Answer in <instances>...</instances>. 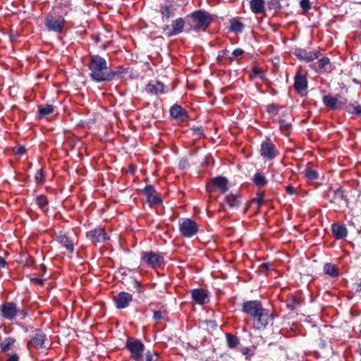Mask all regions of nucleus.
<instances>
[{
  "label": "nucleus",
  "mask_w": 361,
  "mask_h": 361,
  "mask_svg": "<svg viewBox=\"0 0 361 361\" xmlns=\"http://www.w3.org/2000/svg\"><path fill=\"white\" fill-rule=\"evenodd\" d=\"M207 190L209 192L219 190L221 194L225 193L228 190L227 179L222 176L212 178L207 185Z\"/></svg>",
  "instance_id": "obj_11"
},
{
  "label": "nucleus",
  "mask_w": 361,
  "mask_h": 361,
  "mask_svg": "<svg viewBox=\"0 0 361 361\" xmlns=\"http://www.w3.org/2000/svg\"><path fill=\"white\" fill-rule=\"evenodd\" d=\"M192 130H193L194 131H197V132H198V133H199V135H202V133H203V128H201V127H200V128H194Z\"/></svg>",
  "instance_id": "obj_58"
},
{
  "label": "nucleus",
  "mask_w": 361,
  "mask_h": 361,
  "mask_svg": "<svg viewBox=\"0 0 361 361\" xmlns=\"http://www.w3.org/2000/svg\"><path fill=\"white\" fill-rule=\"evenodd\" d=\"M124 71L125 69L122 66H118L116 68L115 70H112L110 67H109L106 82L122 78V75L124 73Z\"/></svg>",
  "instance_id": "obj_28"
},
{
  "label": "nucleus",
  "mask_w": 361,
  "mask_h": 361,
  "mask_svg": "<svg viewBox=\"0 0 361 361\" xmlns=\"http://www.w3.org/2000/svg\"><path fill=\"white\" fill-rule=\"evenodd\" d=\"M279 62V57H274V59L272 60V63H274V66H276Z\"/></svg>",
  "instance_id": "obj_60"
},
{
  "label": "nucleus",
  "mask_w": 361,
  "mask_h": 361,
  "mask_svg": "<svg viewBox=\"0 0 361 361\" xmlns=\"http://www.w3.org/2000/svg\"><path fill=\"white\" fill-rule=\"evenodd\" d=\"M16 339L11 337L6 338L1 343L0 346L2 350L7 351L11 346L15 343Z\"/></svg>",
  "instance_id": "obj_38"
},
{
  "label": "nucleus",
  "mask_w": 361,
  "mask_h": 361,
  "mask_svg": "<svg viewBox=\"0 0 361 361\" xmlns=\"http://www.w3.org/2000/svg\"><path fill=\"white\" fill-rule=\"evenodd\" d=\"M286 190L290 195H293L295 193V188L290 185L286 187Z\"/></svg>",
  "instance_id": "obj_49"
},
{
  "label": "nucleus",
  "mask_w": 361,
  "mask_h": 361,
  "mask_svg": "<svg viewBox=\"0 0 361 361\" xmlns=\"http://www.w3.org/2000/svg\"><path fill=\"white\" fill-rule=\"evenodd\" d=\"M26 152V149L23 146H20L18 147V149H17V154H19V155H23Z\"/></svg>",
  "instance_id": "obj_51"
},
{
  "label": "nucleus",
  "mask_w": 361,
  "mask_h": 361,
  "mask_svg": "<svg viewBox=\"0 0 361 361\" xmlns=\"http://www.w3.org/2000/svg\"><path fill=\"white\" fill-rule=\"evenodd\" d=\"M355 285L357 286L356 290L357 291H361V279L357 281Z\"/></svg>",
  "instance_id": "obj_56"
},
{
  "label": "nucleus",
  "mask_w": 361,
  "mask_h": 361,
  "mask_svg": "<svg viewBox=\"0 0 361 361\" xmlns=\"http://www.w3.org/2000/svg\"><path fill=\"white\" fill-rule=\"evenodd\" d=\"M226 337L228 346L230 348H235L238 345L240 341L237 336H233L231 334H226Z\"/></svg>",
  "instance_id": "obj_36"
},
{
  "label": "nucleus",
  "mask_w": 361,
  "mask_h": 361,
  "mask_svg": "<svg viewBox=\"0 0 361 361\" xmlns=\"http://www.w3.org/2000/svg\"><path fill=\"white\" fill-rule=\"evenodd\" d=\"M167 316V312L165 310H156L153 313V319L155 321L165 319Z\"/></svg>",
  "instance_id": "obj_42"
},
{
  "label": "nucleus",
  "mask_w": 361,
  "mask_h": 361,
  "mask_svg": "<svg viewBox=\"0 0 361 361\" xmlns=\"http://www.w3.org/2000/svg\"><path fill=\"white\" fill-rule=\"evenodd\" d=\"M191 296L193 302L200 305L205 304L208 298L207 291L202 288L193 289Z\"/></svg>",
  "instance_id": "obj_20"
},
{
  "label": "nucleus",
  "mask_w": 361,
  "mask_h": 361,
  "mask_svg": "<svg viewBox=\"0 0 361 361\" xmlns=\"http://www.w3.org/2000/svg\"><path fill=\"white\" fill-rule=\"evenodd\" d=\"M279 154V152L275 149L274 145H272V159Z\"/></svg>",
  "instance_id": "obj_57"
},
{
  "label": "nucleus",
  "mask_w": 361,
  "mask_h": 361,
  "mask_svg": "<svg viewBox=\"0 0 361 361\" xmlns=\"http://www.w3.org/2000/svg\"><path fill=\"white\" fill-rule=\"evenodd\" d=\"M243 53V49H235V50H233V51L232 52L231 56H229V59L230 60H234L236 57L242 55Z\"/></svg>",
  "instance_id": "obj_46"
},
{
  "label": "nucleus",
  "mask_w": 361,
  "mask_h": 361,
  "mask_svg": "<svg viewBox=\"0 0 361 361\" xmlns=\"http://www.w3.org/2000/svg\"><path fill=\"white\" fill-rule=\"evenodd\" d=\"M226 202L231 209L238 208L240 203L239 198L233 194L226 195Z\"/></svg>",
  "instance_id": "obj_32"
},
{
  "label": "nucleus",
  "mask_w": 361,
  "mask_h": 361,
  "mask_svg": "<svg viewBox=\"0 0 361 361\" xmlns=\"http://www.w3.org/2000/svg\"><path fill=\"white\" fill-rule=\"evenodd\" d=\"M185 21L182 18H177L171 23L172 30L168 33L169 36L180 34L183 31Z\"/></svg>",
  "instance_id": "obj_26"
},
{
  "label": "nucleus",
  "mask_w": 361,
  "mask_h": 361,
  "mask_svg": "<svg viewBox=\"0 0 361 361\" xmlns=\"http://www.w3.org/2000/svg\"><path fill=\"white\" fill-rule=\"evenodd\" d=\"M354 113L357 116H361V105L354 106Z\"/></svg>",
  "instance_id": "obj_50"
},
{
  "label": "nucleus",
  "mask_w": 361,
  "mask_h": 361,
  "mask_svg": "<svg viewBox=\"0 0 361 361\" xmlns=\"http://www.w3.org/2000/svg\"><path fill=\"white\" fill-rule=\"evenodd\" d=\"M242 312L250 317L257 329H264L271 321V314L258 300L245 301L242 305Z\"/></svg>",
  "instance_id": "obj_1"
},
{
  "label": "nucleus",
  "mask_w": 361,
  "mask_h": 361,
  "mask_svg": "<svg viewBox=\"0 0 361 361\" xmlns=\"http://www.w3.org/2000/svg\"><path fill=\"white\" fill-rule=\"evenodd\" d=\"M250 9L255 14L262 13L264 10V1L263 0H251L250 1Z\"/></svg>",
  "instance_id": "obj_29"
},
{
  "label": "nucleus",
  "mask_w": 361,
  "mask_h": 361,
  "mask_svg": "<svg viewBox=\"0 0 361 361\" xmlns=\"http://www.w3.org/2000/svg\"><path fill=\"white\" fill-rule=\"evenodd\" d=\"M65 23V19L61 16L48 15L44 19V25L47 30L58 33L62 32Z\"/></svg>",
  "instance_id": "obj_8"
},
{
  "label": "nucleus",
  "mask_w": 361,
  "mask_h": 361,
  "mask_svg": "<svg viewBox=\"0 0 361 361\" xmlns=\"http://www.w3.org/2000/svg\"><path fill=\"white\" fill-rule=\"evenodd\" d=\"M174 8L172 6L163 5L159 7V12L163 17L169 19L174 15Z\"/></svg>",
  "instance_id": "obj_34"
},
{
  "label": "nucleus",
  "mask_w": 361,
  "mask_h": 361,
  "mask_svg": "<svg viewBox=\"0 0 361 361\" xmlns=\"http://www.w3.org/2000/svg\"><path fill=\"white\" fill-rule=\"evenodd\" d=\"M280 8L281 5L279 0H272V9H274L276 11Z\"/></svg>",
  "instance_id": "obj_48"
},
{
  "label": "nucleus",
  "mask_w": 361,
  "mask_h": 361,
  "mask_svg": "<svg viewBox=\"0 0 361 361\" xmlns=\"http://www.w3.org/2000/svg\"><path fill=\"white\" fill-rule=\"evenodd\" d=\"M324 197L329 199L331 204L338 207H341L343 202H348L347 196L344 193L343 188L341 186L336 190H332L330 188L327 191L324 192Z\"/></svg>",
  "instance_id": "obj_7"
},
{
  "label": "nucleus",
  "mask_w": 361,
  "mask_h": 361,
  "mask_svg": "<svg viewBox=\"0 0 361 361\" xmlns=\"http://www.w3.org/2000/svg\"><path fill=\"white\" fill-rule=\"evenodd\" d=\"M179 229L182 235L191 238L197 233L199 227L194 221L190 219H185L179 223Z\"/></svg>",
  "instance_id": "obj_9"
},
{
  "label": "nucleus",
  "mask_w": 361,
  "mask_h": 361,
  "mask_svg": "<svg viewBox=\"0 0 361 361\" xmlns=\"http://www.w3.org/2000/svg\"><path fill=\"white\" fill-rule=\"evenodd\" d=\"M305 177L308 180H314L319 178V173L316 170L312 169L310 167H307L303 171Z\"/></svg>",
  "instance_id": "obj_33"
},
{
  "label": "nucleus",
  "mask_w": 361,
  "mask_h": 361,
  "mask_svg": "<svg viewBox=\"0 0 361 361\" xmlns=\"http://www.w3.org/2000/svg\"><path fill=\"white\" fill-rule=\"evenodd\" d=\"M293 53L297 59L305 63H311L322 55V52L319 50L308 51L307 49L298 47L295 48Z\"/></svg>",
  "instance_id": "obj_10"
},
{
  "label": "nucleus",
  "mask_w": 361,
  "mask_h": 361,
  "mask_svg": "<svg viewBox=\"0 0 361 361\" xmlns=\"http://www.w3.org/2000/svg\"><path fill=\"white\" fill-rule=\"evenodd\" d=\"M165 254L153 251L142 252L141 260L149 267L159 268L164 265Z\"/></svg>",
  "instance_id": "obj_5"
},
{
  "label": "nucleus",
  "mask_w": 361,
  "mask_h": 361,
  "mask_svg": "<svg viewBox=\"0 0 361 361\" xmlns=\"http://www.w3.org/2000/svg\"><path fill=\"white\" fill-rule=\"evenodd\" d=\"M165 85L160 81L155 80L149 82L145 87V90L150 94H164L166 92L165 90Z\"/></svg>",
  "instance_id": "obj_18"
},
{
  "label": "nucleus",
  "mask_w": 361,
  "mask_h": 361,
  "mask_svg": "<svg viewBox=\"0 0 361 361\" xmlns=\"http://www.w3.org/2000/svg\"><path fill=\"white\" fill-rule=\"evenodd\" d=\"M144 193L147 196V201L152 204H159L161 203V199L157 195V192L153 185H147L144 189Z\"/></svg>",
  "instance_id": "obj_19"
},
{
  "label": "nucleus",
  "mask_w": 361,
  "mask_h": 361,
  "mask_svg": "<svg viewBox=\"0 0 361 361\" xmlns=\"http://www.w3.org/2000/svg\"><path fill=\"white\" fill-rule=\"evenodd\" d=\"M353 82L356 84H358L359 83V81L356 79V78H354L353 80Z\"/></svg>",
  "instance_id": "obj_62"
},
{
  "label": "nucleus",
  "mask_w": 361,
  "mask_h": 361,
  "mask_svg": "<svg viewBox=\"0 0 361 361\" xmlns=\"http://www.w3.org/2000/svg\"><path fill=\"white\" fill-rule=\"evenodd\" d=\"M36 203L40 208H44L48 204V200L44 195H39L35 198Z\"/></svg>",
  "instance_id": "obj_43"
},
{
  "label": "nucleus",
  "mask_w": 361,
  "mask_h": 361,
  "mask_svg": "<svg viewBox=\"0 0 361 361\" xmlns=\"http://www.w3.org/2000/svg\"><path fill=\"white\" fill-rule=\"evenodd\" d=\"M280 276H281L280 272L278 270H275V269H272V278H274L275 279H276L274 282V283H272V286H281V282L278 279Z\"/></svg>",
  "instance_id": "obj_44"
},
{
  "label": "nucleus",
  "mask_w": 361,
  "mask_h": 361,
  "mask_svg": "<svg viewBox=\"0 0 361 361\" xmlns=\"http://www.w3.org/2000/svg\"><path fill=\"white\" fill-rule=\"evenodd\" d=\"M5 265H6V261H5L4 258H3L2 257H0V267H4Z\"/></svg>",
  "instance_id": "obj_59"
},
{
  "label": "nucleus",
  "mask_w": 361,
  "mask_h": 361,
  "mask_svg": "<svg viewBox=\"0 0 361 361\" xmlns=\"http://www.w3.org/2000/svg\"><path fill=\"white\" fill-rule=\"evenodd\" d=\"M18 312L23 315V318H25L27 315V311L25 308L20 311H18Z\"/></svg>",
  "instance_id": "obj_55"
},
{
  "label": "nucleus",
  "mask_w": 361,
  "mask_h": 361,
  "mask_svg": "<svg viewBox=\"0 0 361 361\" xmlns=\"http://www.w3.org/2000/svg\"><path fill=\"white\" fill-rule=\"evenodd\" d=\"M213 20L212 16L203 10H197L187 16L190 30L205 31Z\"/></svg>",
  "instance_id": "obj_3"
},
{
  "label": "nucleus",
  "mask_w": 361,
  "mask_h": 361,
  "mask_svg": "<svg viewBox=\"0 0 361 361\" xmlns=\"http://www.w3.org/2000/svg\"><path fill=\"white\" fill-rule=\"evenodd\" d=\"M283 180V177L282 173H276V174H272V181L281 183Z\"/></svg>",
  "instance_id": "obj_47"
},
{
  "label": "nucleus",
  "mask_w": 361,
  "mask_h": 361,
  "mask_svg": "<svg viewBox=\"0 0 361 361\" xmlns=\"http://www.w3.org/2000/svg\"><path fill=\"white\" fill-rule=\"evenodd\" d=\"M126 348L130 353V357L135 361H142V356L145 351V345L139 339L128 338L126 341Z\"/></svg>",
  "instance_id": "obj_6"
},
{
  "label": "nucleus",
  "mask_w": 361,
  "mask_h": 361,
  "mask_svg": "<svg viewBox=\"0 0 361 361\" xmlns=\"http://www.w3.org/2000/svg\"><path fill=\"white\" fill-rule=\"evenodd\" d=\"M333 235L338 240L343 239L347 236L348 231L344 225L334 223L331 225Z\"/></svg>",
  "instance_id": "obj_22"
},
{
  "label": "nucleus",
  "mask_w": 361,
  "mask_h": 361,
  "mask_svg": "<svg viewBox=\"0 0 361 361\" xmlns=\"http://www.w3.org/2000/svg\"><path fill=\"white\" fill-rule=\"evenodd\" d=\"M293 87L295 90L301 95H304L308 87V81L306 75L298 71L294 76Z\"/></svg>",
  "instance_id": "obj_12"
},
{
  "label": "nucleus",
  "mask_w": 361,
  "mask_h": 361,
  "mask_svg": "<svg viewBox=\"0 0 361 361\" xmlns=\"http://www.w3.org/2000/svg\"><path fill=\"white\" fill-rule=\"evenodd\" d=\"M46 340L45 334L40 331H37L32 338L27 342L28 348H35L37 349L45 347L44 342Z\"/></svg>",
  "instance_id": "obj_17"
},
{
  "label": "nucleus",
  "mask_w": 361,
  "mask_h": 361,
  "mask_svg": "<svg viewBox=\"0 0 361 361\" xmlns=\"http://www.w3.org/2000/svg\"><path fill=\"white\" fill-rule=\"evenodd\" d=\"M261 155L268 159H271V144L263 142L261 145Z\"/></svg>",
  "instance_id": "obj_35"
},
{
  "label": "nucleus",
  "mask_w": 361,
  "mask_h": 361,
  "mask_svg": "<svg viewBox=\"0 0 361 361\" xmlns=\"http://www.w3.org/2000/svg\"><path fill=\"white\" fill-rule=\"evenodd\" d=\"M323 102L326 106L331 109H337L340 108L339 104H345L347 102V99L344 98L343 102H338L336 97H332L331 95H324L323 97Z\"/></svg>",
  "instance_id": "obj_21"
},
{
  "label": "nucleus",
  "mask_w": 361,
  "mask_h": 361,
  "mask_svg": "<svg viewBox=\"0 0 361 361\" xmlns=\"http://www.w3.org/2000/svg\"><path fill=\"white\" fill-rule=\"evenodd\" d=\"M264 202L263 195H258L257 197L253 199L250 202V206L253 207L255 209H258L259 207Z\"/></svg>",
  "instance_id": "obj_40"
},
{
  "label": "nucleus",
  "mask_w": 361,
  "mask_h": 361,
  "mask_svg": "<svg viewBox=\"0 0 361 361\" xmlns=\"http://www.w3.org/2000/svg\"><path fill=\"white\" fill-rule=\"evenodd\" d=\"M171 116L180 121H185L188 118L187 112L179 105L174 104L170 109Z\"/></svg>",
  "instance_id": "obj_23"
},
{
  "label": "nucleus",
  "mask_w": 361,
  "mask_h": 361,
  "mask_svg": "<svg viewBox=\"0 0 361 361\" xmlns=\"http://www.w3.org/2000/svg\"><path fill=\"white\" fill-rule=\"evenodd\" d=\"M300 6L304 12H307L311 8V3L310 0H300Z\"/></svg>",
  "instance_id": "obj_45"
},
{
  "label": "nucleus",
  "mask_w": 361,
  "mask_h": 361,
  "mask_svg": "<svg viewBox=\"0 0 361 361\" xmlns=\"http://www.w3.org/2000/svg\"><path fill=\"white\" fill-rule=\"evenodd\" d=\"M286 307L291 312H297L304 303L300 294H288L286 299Z\"/></svg>",
  "instance_id": "obj_15"
},
{
  "label": "nucleus",
  "mask_w": 361,
  "mask_h": 361,
  "mask_svg": "<svg viewBox=\"0 0 361 361\" xmlns=\"http://www.w3.org/2000/svg\"><path fill=\"white\" fill-rule=\"evenodd\" d=\"M269 264V263H263L261 264V271H266L268 270Z\"/></svg>",
  "instance_id": "obj_53"
},
{
  "label": "nucleus",
  "mask_w": 361,
  "mask_h": 361,
  "mask_svg": "<svg viewBox=\"0 0 361 361\" xmlns=\"http://www.w3.org/2000/svg\"><path fill=\"white\" fill-rule=\"evenodd\" d=\"M360 27H361V20H360Z\"/></svg>",
  "instance_id": "obj_64"
},
{
  "label": "nucleus",
  "mask_w": 361,
  "mask_h": 361,
  "mask_svg": "<svg viewBox=\"0 0 361 361\" xmlns=\"http://www.w3.org/2000/svg\"><path fill=\"white\" fill-rule=\"evenodd\" d=\"M54 106L47 104L46 106H38V115L39 118H43L47 115H49L54 112Z\"/></svg>",
  "instance_id": "obj_31"
},
{
  "label": "nucleus",
  "mask_w": 361,
  "mask_h": 361,
  "mask_svg": "<svg viewBox=\"0 0 361 361\" xmlns=\"http://www.w3.org/2000/svg\"><path fill=\"white\" fill-rule=\"evenodd\" d=\"M277 114H279V118H274L272 122L279 123L282 133L286 135H289L292 128L290 111L283 107L277 108L276 105L272 104V116Z\"/></svg>",
  "instance_id": "obj_4"
},
{
  "label": "nucleus",
  "mask_w": 361,
  "mask_h": 361,
  "mask_svg": "<svg viewBox=\"0 0 361 361\" xmlns=\"http://www.w3.org/2000/svg\"><path fill=\"white\" fill-rule=\"evenodd\" d=\"M145 357V360L142 357V361H159V355L155 352L147 351Z\"/></svg>",
  "instance_id": "obj_41"
},
{
  "label": "nucleus",
  "mask_w": 361,
  "mask_h": 361,
  "mask_svg": "<svg viewBox=\"0 0 361 361\" xmlns=\"http://www.w3.org/2000/svg\"><path fill=\"white\" fill-rule=\"evenodd\" d=\"M324 273L331 278H338L340 276V269L335 264L327 262L323 267Z\"/></svg>",
  "instance_id": "obj_25"
},
{
  "label": "nucleus",
  "mask_w": 361,
  "mask_h": 361,
  "mask_svg": "<svg viewBox=\"0 0 361 361\" xmlns=\"http://www.w3.org/2000/svg\"><path fill=\"white\" fill-rule=\"evenodd\" d=\"M18 355L17 354H13L9 357L8 361H18Z\"/></svg>",
  "instance_id": "obj_52"
},
{
  "label": "nucleus",
  "mask_w": 361,
  "mask_h": 361,
  "mask_svg": "<svg viewBox=\"0 0 361 361\" xmlns=\"http://www.w3.org/2000/svg\"><path fill=\"white\" fill-rule=\"evenodd\" d=\"M244 29V25L238 18H232L230 20L229 30L232 32L239 33L242 32Z\"/></svg>",
  "instance_id": "obj_30"
},
{
  "label": "nucleus",
  "mask_w": 361,
  "mask_h": 361,
  "mask_svg": "<svg viewBox=\"0 0 361 361\" xmlns=\"http://www.w3.org/2000/svg\"><path fill=\"white\" fill-rule=\"evenodd\" d=\"M227 53H228V50H224V51H223V54H224H224H226Z\"/></svg>",
  "instance_id": "obj_63"
},
{
  "label": "nucleus",
  "mask_w": 361,
  "mask_h": 361,
  "mask_svg": "<svg viewBox=\"0 0 361 361\" xmlns=\"http://www.w3.org/2000/svg\"><path fill=\"white\" fill-rule=\"evenodd\" d=\"M357 352L361 355V344L358 345Z\"/></svg>",
  "instance_id": "obj_61"
},
{
  "label": "nucleus",
  "mask_w": 361,
  "mask_h": 361,
  "mask_svg": "<svg viewBox=\"0 0 361 361\" xmlns=\"http://www.w3.org/2000/svg\"><path fill=\"white\" fill-rule=\"evenodd\" d=\"M87 67L92 80L97 82H106L109 66L104 58L97 54L90 55Z\"/></svg>",
  "instance_id": "obj_2"
},
{
  "label": "nucleus",
  "mask_w": 361,
  "mask_h": 361,
  "mask_svg": "<svg viewBox=\"0 0 361 361\" xmlns=\"http://www.w3.org/2000/svg\"><path fill=\"white\" fill-rule=\"evenodd\" d=\"M252 181L255 185L258 187H261L267 183V180L264 175L262 173H257L255 174L252 178Z\"/></svg>",
  "instance_id": "obj_37"
},
{
  "label": "nucleus",
  "mask_w": 361,
  "mask_h": 361,
  "mask_svg": "<svg viewBox=\"0 0 361 361\" xmlns=\"http://www.w3.org/2000/svg\"><path fill=\"white\" fill-rule=\"evenodd\" d=\"M87 238L94 243H104L109 239L105 229L102 227H97L87 233Z\"/></svg>",
  "instance_id": "obj_14"
},
{
  "label": "nucleus",
  "mask_w": 361,
  "mask_h": 361,
  "mask_svg": "<svg viewBox=\"0 0 361 361\" xmlns=\"http://www.w3.org/2000/svg\"><path fill=\"white\" fill-rule=\"evenodd\" d=\"M132 300V295L126 292H121L116 296L114 297L116 307L118 309H124L127 307Z\"/></svg>",
  "instance_id": "obj_16"
},
{
  "label": "nucleus",
  "mask_w": 361,
  "mask_h": 361,
  "mask_svg": "<svg viewBox=\"0 0 361 361\" xmlns=\"http://www.w3.org/2000/svg\"><path fill=\"white\" fill-rule=\"evenodd\" d=\"M35 180L36 183L38 185H42L45 182V175L42 169L37 171L35 176Z\"/></svg>",
  "instance_id": "obj_39"
},
{
  "label": "nucleus",
  "mask_w": 361,
  "mask_h": 361,
  "mask_svg": "<svg viewBox=\"0 0 361 361\" xmlns=\"http://www.w3.org/2000/svg\"><path fill=\"white\" fill-rule=\"evenodd\" d=\"M0 312L4 318L13 320L16 318L18 310L14 302H6L0 306Z\"/></svg>",
  "instance_id": "obj_13"
},
{
  "label": "nucleus",
  "mask_w": 361,
  "mask_h": 361,
  "mask_svg": "<svg viewBox=\"0 0 361 361\" xmlns=\"http://www.w3.org/2000/svg\"><path fill=\"white\" fill-rule=\"evenodd\" d=\"M254 73L259 75L260 78H262L263 77V72L262 71H260L259 68H255L254 69Z\"/></svg>",
  "instance_id": "obj_54"
},
{
  "label": "nucleus",
  "mask_w": 361,
  "mask_h": 361,
  "mask_svg": "<svg viewBox=\"0 0 361 361\" xmlns=\"http://www.w3.org/2000/svg\"><path fill=\"white\" fill-rule=\"evenodd\" d=\"M58 241L62 246L66 248L69 254H73L74 251V242L73 240L66 234L60 233L58 236Z\"/></svg>",
  "instance_id": "obj_24"
},
{
  "label": "nucleus",
  "mask_w": 361,
  "mask_h": 361,
  "mask_svg": "<svg viewBox=\"0 0 361 361\" xmlns=\"http://www.w3.org/2000/svg\"><path fill=\"white\" fill-rule=\"evenodd\" d=\"M331 63L330 59L327 56H323L319 59L317 61V64L312 63L310 65V68L314 70L317 73H321L322 71H326V68Z\"/></svg>",
  "instance_id": "obj_27"
}]
</instances>
